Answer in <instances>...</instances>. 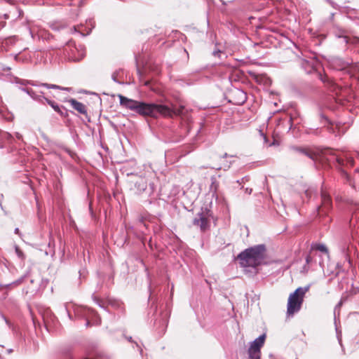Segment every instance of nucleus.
<instances>
[{
  "label": "nucleus",
  "mask_w": 359,
  "mask_h": 359,
  "mask_svg": "<svg viewBox=\"0 0 359 359\" xmlns=\"http://www.w3.org/2000/svg\"><path fill=\"white\" fill-rule=\"evenodd\" d=\"M220 53H221V51H220V50H214V51H213V55H214L215 56H218V57H219V54H220Z\"/></svg>",
  "instance_id": "nucleus-28"
},
{
  "label": "nucleus",
  "mask_w": 359,
  "mask_h": 359,
  "mask_svg": "<svg viewBox=\"0 0 359 359\" xmlns=\"http://www.w3.org/2000/svg\"><path fill=\"white\" fill-rule=\"evenodd\" d=\"M315 248L317 250H319L322 252H325V253H328V250H327V248H326V246L323 244H317L315 247Z\"/></svg>",
  "instance_id": "nucleus-21"
},
{
  "label": "nucleus",
  "mask_w": 359,
  "mask_h": 359,
  "mask_svg": "<svg viewBox=\"0 0 359 359\" xmlns=\"http://www.w3.org/2000/svg\"><path fill=\"white\" fill-rule=\"evenodd\" d=\"M87 274V271L86 269H81L79 270V276H80V278L81 277H86Z\"/></svg>",
  "instance_id": "nucleus-23"
},
{
  "label": "nucleus",
  "mask_w": 359,
  "mask_h": 359,
  "mask_svg": "<svg viewBox=\"0 0 359 359\" xmlns=\"http://www.w3.org/2000/svg\"><path fill=\"white\" fill-rule=\"evenodd\" d=\"M292 149L297 152H299L300 154H302L308 156L311 159H313V154H311V152H309L306 149L294 147H292Z\"/></svg>",
  "instance_id": "nucleus-16"
},
{
  "label": "nucleus",
  "mask_w": 359,
  "mask_h": 359,
  "mask_svg": "<svg viewBox=\"0 0 359 359\" xmlns=\"http://www.w3.org/2000/svg\"><path fill=\"white\" fill-rule=\"evenodd\" d=\"M71 51L72 55L69 56V58L73 61H79L86 55L85 49L82 46L74 47Z\"/></svg>",
  "instance_id": "nucleus-10"
},
{
  "label": "nucleus",
  "mask_w": 359,
  "mask_h": 359,
  "mask_svg": "<svg viewBox=\"0 0 359 359\" xmlns=\"http://www.w3.org/2000/svg\"><path fill=\"white\" fill-rule=\"evenodd\" d=\"M66 311H67V313H68V316H69V318H71V316H70V314H69V313L68 312V311H67V309H66Z\"/></svg>",
  "instance_id": "nucleus-38"
},
{
  "label": "nucleus",
  "mask_w": 359,
  "mask_h": 359,
  "mask_svg": "<svg viewBox=\"0 0 359 359\" xmlns=\"http://www.w3.org/2000/svg\"><path fill=\"white\" fill-rule=\"evenodd\" d=\"M22 90L26 92L32 99H34L39 102L43 103L44 99L43 97H44L41 95V94L43 93V92H40V94H39V93H38V92L34 91L32 88H22Z\"/></svg>",
  "instance_id": "nucleus-12"
},
{
  "label": "nucleus",
  "mask_w": 359,
  "mask_h": 359,
  "mask_svg": "<svg viewBox=\"0 0 359 359\" xmlns=\"http://www.w3.org/2000/svg\"><path fill=\"white\" fill-rule=\"evenodd\" d=\"M118 74V72H114L111 75V79L114 82L121 83V82L118 81L117 79Z\"/></svg>",
  "instance_id": "nucleus-22"
},
{
  "label": "nucleus",
  "mask_w": 359,
  "mask_h": 359,
  "mask_svg": "<svg viewBox=\"0 0 359 359\" xmlns=\"http://www.w3.org/2000/svg\"><path fill=\"white\" fill-rule=\"evenodd\" d=\"M120 104L126 109L135 111L142 116H149L157 118L159 116L172 118L173 116H182L185 114V107L182 104L179 107L172 105L145 102L128 98L122 95H118Z\"/></svg>",
  "instance_id": "nucleus-1"
},
{
  "label": "nucleus",
  "mask_w": 359,
  "mask_h": 359,
  "mask_svg": "<svg viewBox=\"0 0 359 359\" xmlns=\"http://www.w3.org/2000/svg\"><path fill=\"white\" fill-rule=\"evenodd\" d=\"M15 137L18 140H20L22 139V135L19 133H15Z\"/></svg>",
  "instance_id": "nucleus-27"
},
{
  "label": "nucleus",
  "mask_w": 359,
  "mask_h": 359,
  "mask_svg": "<svg viewBox=\"0 0 359 359\" xmlns=\"http://www.w3.org/2000/svg\"><path fill=\"white\" fill-rule=\"evenodd\" d=\"M357 154L359 156V151H356Z\"/></svg>",
  "instance_id": "nucleus-44"
},
{
  "label": "nucleus",
  "mask_w": 359,
  "mask_h": 359,
  "mask_svg": "<svg viewBox=\"0 0 359 359\" xmlns=\"http://www.w3.org/2000/svg\"><path fill=\"white\" fill-rule=\"evenodd\" d=\"M210 215V211L205 208V210H202L201 212H198L197 215V217L194 218L193 220V224L200 227L201 231H206L210 225L208 217Z\"/></svg>",
  "instance_id": "nucleus-6"
},
{
  "label": "nucleus",
  "mask_w": 359,
  "mask_h": 359,
  "mask_svg": "<svg viewBox=\"0 0 359 359\" xmlns=\"http://www.w3.org/2000/svg\"><path fill=\"white\" fill-rule=\"evenodd\" d=\"M14 232L15 234L20 235V230L18 228H15Z\"/></svg>",
  "instance_id": "nucleus-30"
},
{
  "label": "nucleus",
  "mask_w": 359,
  "mask_h": 359,
  "mask_svg": "<svg viewBox=\"0 0 359 359\" xmlns=\"http://www.w3.org/2000/svg\"><path fill=\"white\" fill-rule=\"evenodd\" d=\"M266 248L259 244L245 249L238 255L240 266L245 273L257 274L258 266L266 264Z\"/></svg>",
  "instance_id": "nucleus-2"
},
{
  "label": "nucleus",
  "mask_w": 359,
  "mask_h": 359,
  "mask_svg": "<svg viewBox=\"0 0 359 359\" xmlns=\"http://www.w3.org/2000/svg\"><path fill=\"white\" fill-rule=\"evenodd\" d=\"M228 156V154L226 153H225L224 155H223V158H226Z\"/></svg>",
  "instance_id": "nucleus-35"
},
{
  "label": "nucleus",
  "mask_w": 359,
  "mask_h": 359,
  "mask_svg": "<svg viewBox=\"0 0 359 359\" xmlns=\"http://www.w3.org/2000/svg\"><path fill=\"white\" fill-rule=\"evenodd\" d=\"M230 168V165H224V170H226V169H229Z\"/></svg>",
  "instance_id": "nucleus-33"
},
{
  "label": "nucleus",
  "mask_w": 359,
  "mask_h": 359,
  "mask_svg": "<svg viewBox=\"0 0 359 359\" xmlns=\"http://www.w3.org/2000/svg\"><path fill=\"white\" fill-rule=\"evenodd\" d=\"M12 352H13V350H12V349H8V353H12Z\"/></svg>",
  "instance_id": "nucleus-37"
},
{
  "label": "nucleus",
  "mask_w": 359,
  "mask_h": 359,
  "mask_svg": "<svg viewBox=\"0 0 359 359\" xmlns=\"http://www.w3.org/2000/svg\"><path fill=\"white\" fill-rule=\"evenodd\" d=\"M127 339L130 341V342H133V339H132V337H129L127 338Z\"/></svg>",
  "instance_id": "nucleus-34"
},
{
  "label": "nucleus",
  "mask_w": 359,
  "mask_h": 359,
  "mask_svg": "<svg viewBox=\"0 0 359 359\" xmlns=\"http://www.w3.org/2000/svg\"><path fill=\"white\" fill-rule=\"evenodd\" d=\"M266 334H263L250 343L247 359H261V348L264 346Z\"/></svg>",
  "instance_id": "nucleus-5"
},
{
  "label": "nucleus",
  "mask_w": 359,
  "mask_h": 359,
  "mask_svg": "<svg viewBox=\"0 0 359 359\" xmlns=\"http://www.w3.org/2000/svg\"><path fill=\"white\" fill-rule=\"evenodd\" d=\"M74 29L75 30V32H77V29L76 27H74Z\"/></svg>",
  "instance_id": "nucleus-40"
},
{
  "label": "nucleus",
  "mask_w": 359,
  "mask_h": 359,
  "mask_svg": "<svg viewBox=\"0 0 359 359\" xmlns=\"http://www.w3.org/2000/svg\"><path fill=\"white\" fill-rule=\"evenodd\" d=\"M311 257L310 255L306 256V262L309 264L311 262Z\"/></svg>",
  "instance_id": "nucleus-29"
},
{
  "label": "nucleus",
  "mask_w": 359,
  "mask_h": 359,
  "mask_svg": "<svg viewBox=\"0 0 359 359\" xmlns=\"http://www.w3.org/2000/svg\"><path fill=\"white\" fill-rule=\"evenodd\" d=\"M89 22L90 24V26H93V24H92L91 21H90Z\"/></svg>",
  "instance_id": "nucleus-43"
},
{
  "label": "nucleus",
  "mask_w": 359,
  "mask_h": 359,
  "mask_svg": "<svg viewBox=\"0 0 359 359\" xmlns=\"http://www.w3.org/2000/svg\"><path fill=\"white\" fill-rule=\"evenodd\" d=\"M48 104H49L56 112L62 114L60 106L54 101H52L46 97H43Z\"/></svg>",
  "instance_id": "nucleus-15"
},
{
  "label": "nucleus",
  "mask_w": 359,
  "mask_h": 359,
  "mask_svg": "<svg viewBox=\"0 0 359 359\" xmlns=\"http://www.w3.org/2000/svg\"><path fill=\"white\" fill-rule=\"evenodd\" d=\"M28 272L25 274L24 276H21L20 278H18V280H16L15 281L13 282L11 284L12 285H20L21 283H22L25 280V279L28 276Z\"/></svg>",
  "instance_id": "nucleus-20"
},
{
  "label": "nucleus",
  "mask_w": 359,
  "mask_h": 359,
  "mask_svg": "<svg viewBox=\"0 0 359 359\" xmlns=\"http://www.w3.org/2000/svg\"><path fill=\"white\" fill-rule=\"evenodd\" d=\"M322 205L318 208V214L322 215L326 211H328L332 208V202L330 197L325 193H322Z\"/></svg>",
  "instance_id": "nucleus-9"
},
{
  "label": "nucleus",
  "mask_w": 359,
  "mask_h": 359,
  "mask_svg": "<svg viewBox=\"0 0 359 359\" xmlns=\"http://www.w3.org/2000/svg\"><path fill=\"white\" fill-rule=\"evenodd\" d=\"M137 193L140 194L146 190L147 187V181L144 177H140L138 180L135 183Z\"/></svg>",
  "instance_id": "nucleus-13"
},
{
  "label": "nucleus",
  "mask_w": 359,
  "mask_h": 359,
  "mask_svg": "<svg viewBox=\"0 0 359 359\" xmlns=\"http://www.w3.org/2000/svg\"><path fill=\"white\" fill-rule=\"evenodd\" d=\"M299 63L307 74H311L314 72L318 65V60L314 57L309 59L299 58Z\"/></svg>",
  "instance_id": "nucleus-8"
},
{
  "label": "nucleus",
  "mask_w": 359,
  "mask_h": 359,
  "mask_svg": "<svg viewBox=\"0 0 359 359\" xmlns=\"http://www.w3.org/2000/svg\"><path fill=\"white\" fill-rule=\"evenodd\" d=\"M74 313L76 317L86 320L85 325L86 327L98 325L101 323L100 318L95 311L90 308L79 306L75 309Z\"/></svg>",
  "instance_id": "nucleus-4"
},
{
  "label": "nucleus",
  "mask_w": 359,
  "mask_h": 359,
  "mask_svg": "<svg viewBox=\"0 0 359 359\" xmlns=\"http://www.w3.org/2000/svg\"><path fill=\"white\" fill-rule=\"evenodd\" d=\"M68 102L70 103L71 106L80 114H87L86 107L83 103L76 100L75 99H70Z\"/></svg>",
  "instance_id": "nucleus-11"
},
{
  "label": "nucleus",
  "mask_w": 359,
  "mask_h": 359,
  "mask_svg": "<svg viewBox=\"0 0 359 359\" xmlns=\"http://www.w3.org/2000/svg\"><path fill=\"white\" fill-rule=\"evenodd\" d=\"M40 86H44L48 89H63L60 86L55 84H48V83H41Z\"/></svg>",
  "instance_id": "nucleus-19"
},
{
  "label": "nucleus",
  "mask_w": 359,
  "mask_h": 359,
  "mask_svg": "<svg viewBox=\"0 0 359 359\" xmlns=\"http://www.w3.org/2000/svg\"><path fill=\"white\" fill-rule=\"evenodd\" d=\"M246 192H247L248 194H250L252 193V189H248V188H247V189H246Z\"/></svg>",
  "instance_id": "nucleus-32"
},
{
  "label": "nucleus",
  "mask_w": 359,
  "mask_h": 359,
  "mask_svg": "<svg viewBox=\"0 0 359 359\" xmlns=\"http://www.w3.org/2000/svg\"><path fill=\"white\" fill-rule=\"evenodd\" d=\"M337 338H338V340H339V343L341 344V338H340V337L339 335H337Z\"/></svg>",
  "instance_id": "nucleus-36"
},
{
  "label": "nucleus",
  "mask_w": 359,
  "mask_h": 359,
  "mask_svg": "<svg viewBox=\"0 0 359 359\" xmlns=\"http://www.w3.org/2000/svg\"><path fill=\"white\" fill-rule=\"evenodd\" d=\"M2 139L6 140L8 143H12L13 137L11 134L8 133H4L1 135Z\"/></svg>",
  "instance_id": "nucleus-18"
},
{
  "label": "nucleus",
  "mask_w": 359,
  "mask_h": 359,
  "mask_svg": "<svg viewBox=\"0 0 359 359\" xmlns=\"http://www.w3.org/2000/svg\"><path fill=\"white\" fill-rule=\"evenodd\" d=\"M320 79L323 81V82H325V81L323 78H320Z\"/></svg>",
  "instance_id": "nucleus-42"
},
{
  "label": "nucleus",
  "mask_w": 359,
  "mask_h": 359,
  "mask_svg": "<svg viewBox=\"0 0 359 359\" xmlns=\"http://www.w3.org/2000/svg\"><path fill=\"white\" fill-rule=\"evenodd\" d=\"M79 32H81V34L83 36L85 35V34L82 33V31H81L80 29L78 30Z\"/></svg>",
  "instance_id": "nucleus-39"
},
{
  "label": "nucleus",
  "mask_w": 359,
  "mask_h": 359,
  "mask_svg": "<svg viewBox=\"0 0 359 359\" xmlns=\"http://www.w3.org/2000/svg\"><path fill=\"white\" fill-rule=\"evenodd\" d=\"M232 93L238 97V100L236 101V104H241L244 103L247 99L246 94L244 91L239 90V89H235Z\"/></svg>",
  "instance_id": "nucleus-14"
},
{
  "label": "nucleus",
  "mask_w": 359,
  "mask_h": 359,
  "mask_svg": "<svg viewBox=\"0 0 359 359\" xmlns=\"http://www.w3.org/2000/svg\"><path fill=\"white\" fill-rule=\"evenodd\" d=\"M309 287H299L294 292L290 294L287 305V316H292L295 313H297L301 309L304 301V297L306 292L309 290Z\"/></svg>",
  "instance_id": "nucleus-3"
},
{
  "label": "nucleus",
  "mask_w": 359,
  "mask_h": 359,
  "mask_svg": "<svg viewBox=\"0 0 359 359\" xmlns=\"http://www.w3.org/2000/svg\"><path fill=\"white\" fill-rule=\"evenodd\" d=\"M133 175V172L127 173V175Z\"/></svg>",
  "instance_id": "nucleus-41"
},
{
  "label": "nucleus",
  "mask_w": 359,
  "mask_h": 359,
  "mask_svg": "<svg viewBox=\"0 0 359 359\" xmlns=\"http://www.w3.org/2000/svg\"><path fill=\"white\" fill-rule=\"evenodd\" d=\"M338 37H342L344 39V41L346 43H348V37L346 36H342V35H339Z\"/></svg>",
  "instance_id": "nucleus-26"
},
{
  "label": "nucleus",
  "mask_w": 359,
  "mask_h": 359,
  "mask_svg": "<svg viewBox=\"0 0 359 359\" xmlns=\"http://www.w3.org/2000/svg\"><path fill=\"white\" fill-rule=\"evenodd\" d=\"M260 134L263 137L264 143H266L268 142L267 137L260 130Z\"/></svg>",
  "instance_id": "nucleus-25"
},
{
  "label": "nucleus",
  "mask_w": 359,
  "mask_h": 359,
  "mask_svg": "<svg viewBox=\"0 0 359 359\" xmlns=\"http://www.w3.org/2000/svg\"><path fill=\"white\" fill-rule=\"evenodd\" d=\"M325 154H329L330 155L331 158L330 160L336 161L340 165H343L345 161L351 165H353V158L346 151H342L343 156H340L337 154L334 151L328 149Z\"/></svg>",
  "instance_id": "nucleus-7"
},
{
  "label": "nucleus",
  "mask_w": 359,
  "mask_h": 359,
  "mask_svg": "<svg viewBox=\"0 0 359 359\" xmlns=\"http://www.w3.org/2000/svg\"><path fill=\"white\" fill-rule=\"evenodd\" d=\"M341 305H342V301L341 300L334 307V314L336 313L337 311H339Z\"/></svg>",
  "instance_id": "nucleus-24"
},
{
  "label": "nucleus",
  "mask_w": 359,
  "mask_h": 359,
  "mask_svg": "<svg viewBox=\"0 0 359 359\" xmlns=\"http://www.w3.org/2000/svg\"><path fill=\"white\" fill-rule=\"evenodd\" d=\"M149 186H150L151 192H153V191L154 189V184L150 183Z\"/></svg>",
  "instance_id": "nucleus-31"
},
{
  "label": "nucleus",
  "mask_w": 359,
  "mask_h": 359,
  "mask_svg": "<svg viewBox=\"0 0 359 359\" xmlns=\"http://www.w3.org/2000/svg\"><path fill=\"white\" fill-rule=\"evenodd\" d=\"M15 251L17 255V256L21 259L22 260H24L25 259V256L23 253V252L20 250V248L18 246H15Z\"/></svg>",
  "instance_id": "nucleus-17"
}]
</instances>
